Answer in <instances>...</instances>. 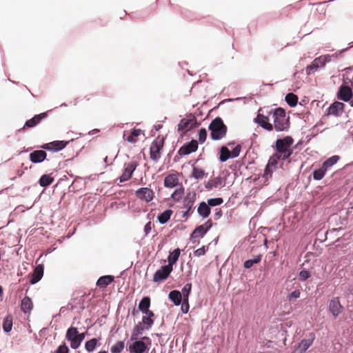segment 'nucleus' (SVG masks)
<instances>
[{"label": "nucleus", "instance_id": "0eeeda50", "mask_svg": "<svg viewBox=\"0 0 353 353\" xmlns=\"http://www.w3.org/2000/svg\"><path fill=\"white\" fill-rule=\"evenodd\" d=\"M74 139L70 140H56L48 143H43L42 145H37V148H41L48 152L53 153L59 152L66 148V146L70 143L74 141Z\"/></svg>", "mask_w": 353, "mask_h": 353}, {"label": "nucleus", "instance_id": "a211bd4d", "mask_svg": "<svg viewBox=\"0 0 353 353\" xmlns=\"http://www.w3.org/2000/svg\"><path fill=\"white\" fill-rule=\"evenodd\" d=\"M196 194L195 192H193L192 193L189 192L187 193L186 196L183 197V203L186 208V210L182 212L183 218L188 219L190 216V212L196 199Z\"/></svg>", "mask_w": 353, "mask_h": 353}, {"label": "nucleus", "instance_id": "cd10ccee", "mask_svg": "<svg viewBox=\"0 0 353 353\" xmlns=\"http://www.w3.org/2000/svg\"><path fill=\"white\" fill-rule=\"evenodd\" d=\"M141 323L146 326V330H150L153 326L155 321V314L154 312L143 314Z\"/></svg>", "mask_w": 353, "mask_h": 353}, {"label": "nucleus", "instance_id": "7ed1b4c3", "mask_svg": "<svg viewBox=\"0 0 353 353\" xmlns=\"http://www.w3.org/2000/svg\"><path fill=\"white\" fill-rule=\"evenodd\" d=\"M151 346L152 340L149 336H140L128 342L127 350L130 353H148Z\"/></svg>", "mask_w": 353, "mask_h": 353}, {"label": "nucleus", "instance_id": "f257e3e1", "mask_svg": "<svg viewBox=\"0 0 353 353\" xmlns=\"http://www.w3.org/2000/svg\"><path fill=\"white\" fill-rule=\"evenodd\" d=\"M273 117V130L276 132H288L290 128V118L283 108L278 107L268 112Z\"/></svg>", "mask_w": 353, "mask_h": 353}, {"label": "nucleus", "instance_id": "052dcab7", "mask_svg": "<svg viewBox=\"0 0 353 353\" xmlns=\"http://www.w3.org/2000/svg\"><path fill=\"white\" fill-rule=\"evenodd\" d=\"M244 165L243 162L241 161H236L229 166L230 169L234 172L239 171L241 167Z\"/></svg>", "mask_w": 353, "mask_h": 353}, {"label": "nucleus", "instance_id": "8fccbe9b", "mask_svg": "<svg viewBox=\"0 0 353 353\" xmlns=\"http://www.w3.org/2000/svg\"><path fill=\"white\" fill-rule=\"evenodd\" d=\"M191 120L185 118L181 119L179 121V123L177 125V131L179 132H181V137L182 138L183 137V132L184 130L188 128L190 129V124Z\"/></svg>", "mask_w": 353, "mask_h": 353}, {"label": "nucleus", "instance_id": "9b49d317", "mask_svg": "<svg viewBox=\"0 0 353 353\" xmlns=\"http://www.w3.org/2000/svg\"><path fill=\"white\" fill-rule=\"evenodd\" d=\"M168 299L173 303V304L176 306L181 305V311L182 314H188L190 310V304L188 303V305L185 309H183L184 305V300L183 295L181 294V292L177 290H171L168 294Z\"/></svg>", "mask_w": 353, "mask_h": 353}, {"label": "nucleus", "instance_id": "680f3d73", "mask_svg": "<svg viewBox=\"0 0 353 353\" xmlns=\"http://www.w3.org/2000/svg\"><path fill=\"white\" fill-rule=\"evenodd\" d=\"M201 125V123L199 122L197 120H196V118L193 119L191 122H190V129H187V132H190V131H192V130L194 129H196L197 128H199Z\"/></svg>", "mask_w": 353, "mask_h": 353}, {"label": "nucleus", "instance_id": "6e6d98bb", "mask_svg": "<svg viewBox=\"0 0 353 353\" xmlns=\"http://www.w3.org/2000/svg\"><path fill=\"white\" fill-rule=\"evenodd\" d=\"M207 136L208 132L205 128H201L199 129L198 131V144H203L205 141Z\"/></svg>", "mask_w": 353, "mask_h": 353}, {"label": "nucleus", "instance_id": "13d9d810", "mask_svg": "<svg viewBox=\"0 0 353 353\" xmlns=\"http://www.w3.org/2000/svg\"><path fill=\"white\" fill-rule=\"evenodd\" d=\"M207 203L210 207L219 206L223 203V199L222 197L210 198L207 200Z\"/></svg>", "mask_w": 353, "mask_h": 353}, {"label": "nucleus", "instance_id": "1a4fd4ad", "mask_svg": "<svg viewBox=\"0 0 353 353\" xmlns=\"http://www.w3.org/2000/svg\"><path fill=\"white\" fill-rule=\"evenodd\" d=\"M279 141L276 145V152H274L270 157L273 158V160L276 161V165H279V161H285L290 158L293 154V150H283L282 148L279 145ZM283 165V162L280 165V168Z\"/></svg>", "mask_w": 353, "mask_h": 353}, {"label": "nucleus", "instance_id": "de8ad7c7", "mask_svg": "<svg viewBox=\"0 0 353 353\" xmlns=\"http://www.w3.org/2000/svg\"><path fill=\"white\" fill-rule=\"evenodd\" d=\"M185 194V188L182 185L179 188H176L170 196V198L176 202H179L182 199H183V195Z\"/></svg>", "mask_w": 353, "mask_h": 353}, {"label": "nucleus", "instance_id": "473e14b6", "mask_svg": "<svg viewBox=\"0 0 353 353\" xmlns=\"http://www.w3.org/2000/svg\"><path fill=\"white\" fill-rule=\"evenodd\" d=\"M208 175V172L196 165H192V172L190 178H193L195 180H201Z\"/></svg>", "mask_w": 353, "mask_h": 353}, {"label": "nucleus", "instance_id": "f8f14e48", "mask_svg": "<svg viewBox=\"0 0 353 353\" xmlns=\"http://www.w3.org/2000/svg\"><path fill=\"white\" fill-rule=\"evenodd\" d=\"M139 163L137 161H130L124 164L122 174L119 176V183H123L132 179L134 172L137 169Z\"/></svg>", "mask_w": 353, "mask_h": 353}, {"label": "nucleus", "instance_id": "f3484780", "mask_svg": "<svg viewBox=\"0 0 353 353\" xmlns=\"http://www.w3.org/2000/svg\"><path fill=\"white\" fill-rule=\"evenodd\" d=\"M214 225L216 223H212L211 219H208L203 224L196 225L191 233L192 236L196 235L198 238H203Z\"/></svg>", "mask_w": 353, "mask_h": 353}, {"label": "nucleus", "instance_id": "20e7f679", "mask_svg": "<svg viewBox=\"0 0 353 353\" xmlns=\"http://www.w3.org/2000/svg\"><path fill=\"white\" fill-rule=\"evenodd\" d=\"M208 130L212 141H219L225 137L228 127L220 117H216L210 122Z\"/></svg>", "mask_w": 353, "mask_h": 353}, {"label": "nucleus", "instance_id": "864d4df0", "mask_svg": "<svg viewBox=\"0 0 353 353\" xmlns=\"http://www.w3.org/2000/svg\"><path fill=\"white\" fill-rule=\"evenodd\" d=\"M125 347V341H118L110 347L111 353H121Z\"/></svg>", "mask_w": 353, "mask_h": 353}, {"label": "nucleus", "instance_id": "bb28decb", "mask_svg": "<svg viewBox=\"0 0 353 353\" xmlns=\"http://www.w3.org/2000/svg\"><path fill=\"white\" fill-rule=\"evenodd\" d=\"M173 172L168 174L164 179L163 185L166 188H174L179 185V173L176 171Z\"/></svg>", "mask_w": 353, "mask_h": 353}, {"label": "nucleus", "instance_id": "4be33fe9", "mask_svg": "<svg viewBox=\"0 0 353 353\" xmlns=\"http://www.w3.org/2000/svg\"><path fill=\"white\" fill-rule=\"evenodd\" d=\"M30 161L34 164H39L47 159L46 150L38 148L37 150L32 151L29 154Z\"/></svg>", "mask_w": 353, "mask_h": 353}, {"label": "nucleus", "instance_id": "49530a36", "mask_svg": "<svg viewBox=\"0 0 353 353\" xmlns=\"http://www.w3.org/2000/svg\"><path fill=\"white\" fill-rule=\"evenodd\" d=\"M285 101L290 107L294 108L298 104L299 97L292 92H288L285 96Z\"/></svg>", "mask_w": 353, "mask_h": 353}, {"label": "nucleus", "instance_id": "a18cd8bd", "mask_svg": "<svg viewBox=\"0 0 353 353\" xmlns=\"http://www.w3.org/2000/svg\"><path fill=\"white\" fill-rule=\"evenodd\" d=\"M72 302L74 303V305L75 306V308H78V312L80 313L83 310L85 309V294L81 295L80 296H77L75 298H73L72 299Z\"/></svg>", "mask_w": 353, "mask_h": 353}, {"label": "nucleus", "instance_id": "69168bd1", "mask_svg": "<svg viewBox=\"0 0 353 353\" xmlns=\"http://www.w3.org/2000/svg\"><path fill=\"white\" fill-rule=\"evenodd\" d=\"M215 210H216V212H215L214 215V219L215 220H218V219H219L222 216L223 211H222V210L221 208H217Z\"/></svg>", "mask_w": 353, "mask_h": 353}, {"label": "nucleus", "instance_id": "ddd939ff", "mask_svg": "<svg viewBox=\"0 0 353 353\" xmlns=\"http://www.w3.org/2000/svg\"><path fill=\"white\" fill-rule=\"evenodd\" d=\"M50 110L41 112L34 115L32 118L26 121L23 126L18 130V131L24 130L26 128H32L41 123L43 120L48 117V112Z\"/></svg>", "mask_w": 353, "mask_h": 353}, {"label": "nucleus", "instance_id": "09e8293b", "mask_svg": "<svg viewBox=\"0 0 353 353\" xmlns=\"http://www.w3.org/2000/svg\"><path fill=\"white\" fill-rule=\"evenodd\" d=\"M340 156L339 155H332L330 157L327 158V159H325L323 163H322V165L326 168L327 170H328L329 168H330L331 167H332L333 165H334L335 164L337 163V162L340 160Z\"/></svg>", "mask_w": 353, "mask_h": 353}, {"label": "nucleus", "instance_id": "c9c22d12", "mask_svg": "<svg viewBox=\"0 0 353 353\" xmlns=\"http://www.w3.org/2000/svg\"><path fill=\"white\" fill-rule=\"evenodd\" d=\"M33 308V303L28 296L26 295L21 301V310L24 314H28L31 312Z\"/></svg>", "mask_w": 353, "mask_h": 353}, {"label": "nucleus", "instance_id": "4d7b16f0", "mask_svg": "<svg viewBox=\"0 0 353 353\" xmlns=\"http://www.w3.org/2000/svg\"><path fill=\"white\" fill-rule=\"evenodd\" d=\"M70 350L69 347L67 345L65 341H63L57 348L52 351L51 353H70Z\"/></svg>", "mask_w": 353, "mask_h": 353}, {"label": "nucleus", "instance_id": "58836bf2", "mask_svg": "<svg viewBox=\"0 0 353 353\" xmlns=\"http://www.w3.org/2000/svg\"><path fill=\"white\" fill-rule=\"evenodd\" d=\"M173 214V211L171 209H166L163 212L159 214L157 216V220L161 225L167 223Z\"/></svg>", "mask_w": 353, "mask_h": 353}, {"label": "nucleus", "instance_id": "4468645a", "mask_svg": "<svg viewBox=\"0 0 353 353\" xmlns=\"http://www.w3.org/2000/svg\"><path fill=\"white\" fill-rule=\"evenodd\" d=\"M79 332L77 327L70 326L68 328L65 334V339L70 342V347L73 350H77L79 347Z\"/></svg>", "mask_w": 353, "mask_h": 353}, {"label": "nucleus", "instance_id": "6e6552de", "mask_svg": "<svg viewBox=\"0 0 353 353\" xmlns=\"http://www.w3.org/2000/svg\"><path fill=\"white\" fill-rule=\"evenodd\" d=\"M315 339V333L313 332H310L308 334V338L303 339L301 340V341L294 346V349L292 353H305L307 350L312 345Z\"/></svg>", "mask_w": 353, "mask_h": 353}, {"label": "nucleus", "instance_id": "e2e57ef3", "mask_svg": "<svg viewBox=\"0 0 353 353\" xmlns=\"http://www.w3.org/2000/svg\"><path fill=\"white\" fill-rule=\"evenodd\" d=\"M151 230H152V223H151V221H148V223H145V225H144V228H143V232L145 233V236H147L151 232Z\"/></svg>", "mask_w": 353, "mask_h": 353}, {"label": "nucleus", "instance_id": "f704fd0d", "mask_svg": "<svg viewBox=\"0 0 353 353\" xmlns=\"http://www.w3.org/2000/svg\"><path fill=\"white\" fill-rule=\"evenodd\" d=\"M192 283H187L181 289V294L184 300L183 309L187 308L189 303V297L192 292Z\"/></svg>", "mask_w": 353, "mask_h": 353}, {"label": "nucleus", "instance_id": "7c9ffc66", "mask_svg": "<svg viewBox=\"0 0 353 353\" xmlns=\"http://www.w3.org/2000/svg\"><path fill=\"white\" fill-rule=\"evenodd\" d=\"M197 213L203 219H207L210 215L211 209L207 202L203 201L199 203Z\"/></svg>", "mask_w": 353, "mask_h": 353}, {"label": "nucleus", "instance_id": "3c124183", "mask_svg": "<svg viewBox=\"0 0 353 353\" xmlns=\"http://www.w3.org/2000/svg\"><path fill=\"white\" fill-rule=\"evenodd\" d=\"M327 171V170L326 168H325L322 165H321V166L319 168L315 169L312 172V174L314 180H315V181H320L322 179H323V177L325 176Z\"/></svg>", "mask_w": 353, "mask_h": 353}, {"label": "nucleus", "instance_id": "9d476101", "mask_svg": "<svg viewBox=\"0 0 353 353\" xmlns=\"http://www.w3.org/2000/svg\"><path fill=\"white\" fill-rule=\"evenodd\" d=\"M345 104L339 101H333L325 110L323 117L330 115L340 117L345 111Z\"/></svg>", "mask_w": 353, "mask_h": 353}, {"label": "nucleus", "instance_id": "39448f33", "mask_svg": "<svg viewBox=\"0 0 353 353\" xmlns=\"http://www.w3.org/2000/svg\"><path fill=\"white\" fill-rule=\"evenodd\" d=\"M166 137L167 135H159L151 143L150 147V157L152 161L157 162L160 159Z\"/></svg>", "mask_w": 353, "mask_h": 353}, {"label": "nucleus", "instance_id": "a878e982", "mask_svg": "<svg viewBox=\"0 0 353 353\" xmlns=\"http://www.w3.org/2000/svg\"><path fill=\"white\" fill-rule=\"evenodd\" d=\"M44 273L43 264H38L34 268L33 272L30 274L29 282L31 285H34L41 281Z\"/></svg>", "mask_w": 353, "mask_h": 353}, {"label": "nucleus", "instance_id": "6ab92c4d", "mask_svg": "<svg viewBox=\"0 0 353 353\" xmlns=\"http://www.w3.org/2000/svg\"><path fill=\"white\" fill-rule=\"evenodd\" d=\"M198 150V143L193 138L189 142L183 144L178 150V154L180 157L188 155L196 152Z\"/></svg>", "mask_w": 353, "mask_h": 353}, {"label": "nucleus", "instance_id": "aec40b11", "mask_svg": "<svg viewBox=\"0 0 353 353\" xmlns=\"http://www.w3.org/2000/svg\"><path fill=\"white\" fill-rule=\"evenodd\" d=\"M328 308L334 319H336L344 309L338 296L332 297L330 300Z\"/></svg>", "mask_w": 353, "mask_h": 353}, {"label": "nucleus", "instance_id": "393cba45", "mask_svg": "<svg viewBox=\"0 0 353 353\" xmlns=\"http://www.w3.org/2000/svg\"><path fill=\"white\" fill-rule=\"evenodd\" d=\"M135 195L138 199H145V201L148 203L153 200L154 194L152 189L144 187L137 190L135 191Z\"/></svg>", "mask_w": 353, "mask_h": 353}, {"label": "nucleus", "instance_id": "bf43d9fd", "mask_svg": "<svg viewBox=\"0 0 353 353\" xmlns=\"http://www.w3.org/2000/svg\"><path fill=\"white\" fill-rule=\"evenodd\" d=\"M209 248V245H203L200 248L194 251V255L195 256H204Z\"/></svg>", "mask_w": 353, "mask_h": 353}, {"label": "nucleus", "instance_id": "dca6fc26", "mask_svg": "<svg viewBox=\"0 0 353 353\" xmlns=\"http://www.w3.org/2000/svg\"><path fill=\"white\" fill-rule=\"evenodd\" d=\"M353 90L352 88L343 80L342 84L339 87L336 97L338 100L346 102L349 101L352 96Z\"/></svg>", "mask_w": 353, "mask_h": 353}, {"label": "nucleus", "instance_id": "79ce46f5", "mask_svg": "<svg viewBox=\"0 0 353 353\" xmlns=\"http://www.w3.org/2000/svg\"><path fill=\"white\" fill-rule=\"evenodd\" d=\"M141 134H144L143 130L140 128H133L131 130L130 133L125 138V140L130 143H135L137 142V139L135 138L138 137Z\"/></svg>", "mask_w": 353, "mask_h": 353}, {"label": "nucleus", "instance_id": "e433bc0d", "mask_svg": "<svg viewBox=\"0 0 353 353\" xmlns=\"http://www.w3.org/2000/svg\"><path fill=\"white\" fill-rule=\"evenodd\" d=\"M52 174V173L41 175L38 181L39 185L43 188L50 186L54 181V177Z\"/></svg>", "mask_w": 353, "mask_h": 353}, {"label": "nucleus", "instance_id": "ea45409f", "mask_svg": "<svg viewBox=\"0 0 353 353\" xmlns=\"http://www.w3.org/2000/svg\"><path fill=\"white\" fill-rule=\"evenodd\" d=\"M99 340L100 339L92 338L90 340L85 341V350L89 353L93 352L98 346L101 345V343L99 342Z\"/></svg>", "mask_w": 353, "mask_h": 353}, {"label": "nucleus", "instance_id": "2eb2a0df", "mask_svg": "<svg viewBox=\"0 0 353 353\" xmlns=\"http://www.w3.org/2000/svg\"><path fill=\"white\" fill-rule=\"evenodd\" d=\"M172 271L173 268H170L165 265H163L153 274L152 281L154 283H162L170 276Z\"/></svg>", "mask_w": 353, "mask_h": 353}, {"label": "nucleus", "instance_id": "c756f323", "mask_svg": "<svg viewBox=\"0 0 353 353\" xmlns=\"http://www.w3.org/2000/svg\"><path fill=\"white\" fill-rule=\"evenodd\" d=\"M150 305H151L150 297L149 296H144L139 301V303L138 304L139 310H140V312L142 314L153 312L152 310H151L150 309Z\"/></svg>", "mask_w": 353, "mask_h": 353}, {"label": "nucleus", "instance_id": "b1692460", "mask_svg": "<svg viewBox=\"0 0 353 353\" xmlns=\"http://www.w3.org/2000/svg\"><path fill=\"white\" fill-rule=\"evenodd\" d=\"M254 123H257L263 129L271 132L273 130V125L270 122L268 116L258 113L257 116L253 120Z\"/></svg>", "mask_w": 353, "mask_h": 353}, {"label": "nucleus", "instance_id": "0e129e2a", "mask_svg": "<svg viewBox=\"0 0 353 353\" xmlns=\"http://www.w3.org/2000/svg\"><path fill=\"white\" fill-rule=\"evenodd\" d=\"M244 97H236V98H228V99H225L223 100H222L221 101V103H225L227 102H233V101H241L242 99H243Z\"/></svg>", "mask_w": 353, "mask_h": 353}, {"label": "nucleus", "instance_id": "5fc2aeb1", "mask_svg": "<svg viewBox=\"0 0 353 353\" xmlns=\"http://www.w3.org/2000/svg\"><path fill=\"white\" fill-rule=\"evenodd\" d=\"M301 296V291L299 289H296L291 292L288 293L286 296V299L290 302L296 301Z\"/></svg>", "mask_w": 353, "mask_h": 353}, {"label": "nucleus", "instance_id": "f03ea898", "mask_svg": "<svg viewBox=\"0 0 353 353\" xmlns=\"http://www.w3.org/2000/svg\"><path fill=\"white\" fill-rule=\"evenodd\" d=\"M353 46V42L349 43V46L343 48L336 53L332 54H324L321 55L315 58L310 64L307 65L305 68V72L307 75H310L312 72L317 71L319 69L323 68L326 63L330 62L331 57H337L339 54L347 51L350 48Z\"/></svg>", "mask_w": 353, "mask_h": 353}, {"label": "nucleus", "instance_id": "774afa93", "mask_svg": "<svg viewBox=\"0 0 353 353\" xmlns=\"http://www.w3.org/2000/svg\"><path fill=\"white\" fill-rule=\"evenodd\" d=\"M88 333L85 332H82V333H80L79 332V346L81 345V343L83 342V341L85 339V337L86 336Z\"/></svg>", "mask_w": 353, "mask_h": 353}, {"label": "nucleus", "instance_id": "338daca9", "mask_svg": "<svg viewBox=\"0 0 353 353\" xmlns=\"http://www.w3.org/2000/svg\"><path fill=\"white\" fill-rule=\"evenodd\" d=\"M186 228V225L183 224H178L176 225L174 229L172 230L173 232H176L177 230H184Z\"/></svg>", "mask_w": 353, "mask_h": 353}, {"label": "nucleus", "instance_id": "37998d69", "mask_svg": "<svg viewBox=\"0 0 353 353\" xmlns=\"http://www.w3.org/2000/svg\"><path fill=\"white\" fill-rule=\"evenodd\" d=\"M12 326H13V319H12V316L10 314L6 316L3 319V323H2V328H3V331L8 334L12 329Z\"/></svg>", "mask_w": 353, "mask_h": 353}, {"label": "nucleus", "instance_id": "c03bdc74", "mask_svg": "<svg viewBox=\"0 0 353 353\" xmlns=\"http://www.w3.org/2000/svg\"><path fill=\"white\" fill-rule=\"evenodd\" d=\"M262 257L263 255L261 254H259L252 259L245 260L243 263L244 268L250 269L254 265L261 263Z\"/></svg>", "mask_w": 353, "mask_h": 353}, {"label": "nucleus", "instance_id": "412c9836", "mask_svg": "<svg viewBox=\"0 0 353 353\" xmlns=\"http://www.w3.org/2000/svg\"><path fill=\"white\" fill-rule=\"evenodd\" d=\"M278 141L279 142V145L282 148L283 150H293L292 145L294 143V139L292 137L287 135L283 138H281L279 136H278L276 141L271 146L275 150V152H276V145Z\"/></svg>", "mask_w": 353, "mask_h": 353}, {"label": "nucleus", "instance_id": "4c0bfd02", "mask_svg": "<svg viewBox=\"0 0 353 353\" xmlns=\"http://www.w3.org/2000/svg\"><path fill=\"white\" fill-rule=\"evenodd\" d=\"M85 183L83 182L82 177H76L72 183L68 187V191L75 192L81 190L85 186Z\"/></svg>", "mask_w": 353, "mask_h": 353}, {"label": "nucleus", "instance_id": "5701e85b", "mask_svg": "<svg viewBox=\"0 0 353 353\" xmlns=\"http://www.w3.org/2000/svg\"><path fill=\"white\" fill-rule=\"evenodd\" d=\"M278 165H276V161L273 160V158H269L267 164L264 168L263 174L262 177L265 179L264 185H268V182L270 178L272 176L274 172L276 170Z\"/></svg>", "mask_w": 353, "mask_h": 353}, {"label": "nucleus", "instance_id": "603ef678", "mask_svg": "<svg viewBox=\"0 0 353 353\" xmlns=\"http://www.w3.org/2000/svg\"><path fill=\"white\" fill-rule=\"evenodd\" d=\"M312 276L310 270L303 268L298 273V279L301 282L307 281Z\"/></svg>", "mask_w": 353, "mask_h": 353}, {"label": "nucleus", "instance_id": "423d86ee", "mask_svg": "<svg viewBox=\"0 0 353 353\" xmlns=\"http://www.w3.org/2000/svg\"><path fill=\"white\" fill-rule=\"evenodd\" d=\"M242 146L241 144H237L234 147L232 151L230 152L226 145H222L219 149L218 159L220 162H226L230 159H234L239 156Z\"/></svg>", "mask_w": 353, "mask_h": 353}, {"label": "nucleus", "instance_id": "72a5a7b5", "mask_svg": "<svg viewBox=\"0 0 353 353\" xmlns=\"http://www.w3.org/2000/svg\"><path fill=\"white\" fill-rule=\"evenodd\" d=\"M146 326L139 322L136 324L132 330L130 341H133L137 339V338H139L141 336L144 331L146 330Z\"/></svg>", "mask_w": 353, "mask_h": 353}, {"label": "nucleus", "instance_id": "2f4dec72", "mask_svg": "<svg viewBox=\"0 0 353 353\" xmlns=\"http://www.w3.org/2000/svg\"><path fill=\"white\" fill-rule=\"evenodd\" d=\"M114 281V276L112 275H103L100 276L97 282L96 285L99 288H105Z\"/></svg>", "mask_w": 353, "mask_h": 353}, {"label": "nucleus", "instance_id": "a19ab883", "mask_svg": "<svg viewBox=\"0 0 353 353\" xmlns=\"http://www.w3.org/2000/svg\"><path fill=\"white\" fill-rule=\"evenodd\" d=\"M223 180L221 176H218L214 179H210L207 182H205V188L208 190H212L213 188H216L219 185L224 186L225 184H223Z\"/></svg>", "mask_w": 353, "mask_h": 353}, {"label": "nucleus", "instance_id": "c85d7f7f", "mask_svg": "<svg viewBox=\"0 0 353 353\" xmlns=\"http://www.w3.org/2000/svg\"><path fill=\"white\" fill-rule=\"evenodd\" d=\"M181 250L179 248L174 249L173 251L169 252V254L167 259L168 264L165 265L173 268V265H175L181 255Z\"/></svg>", "mask_w": 353, "mask_h": 353}]
</instances>
